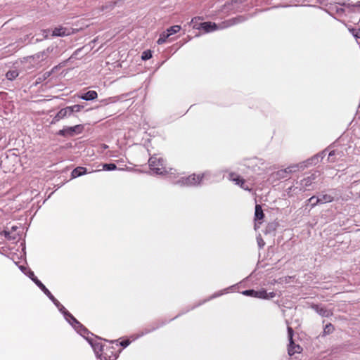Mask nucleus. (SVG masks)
<instances>
[{
	"mask_svg": "<svg viewBox=\"0 0 360 360\" xmlns=\"http://www.w3.org/2000/svg\"><path fill=\"white\" fill-rule=\"evenodd\" d=\"M117 4L116 1L115 2H108L105 5L101 6V11H109L115 6V5Z\"/></svg>",
	"mask_w": 360,
	"mask_h": 360,
	"instance_id": "25",
	"label": "nucleus"
},
{
	"mask_svg": "<svg viewBox=\"0 0 360 360\" xmlns=\"http://www.w3.org/2000/svg\"><path fill=\"white\" fill-rule=\"evenodd\" d=\"M5 238L8 240H15L18 234L13 233L11 231L4 230L1 233Z\"/></svg>",
	"mask_w": 360,
	"mask_h": 360,
	"instance_id": "22",
	"label": "nucleus"
},
{
	"mask_svg": "<svg viewBox=\"0 0 360 360\" xmlns=\"http://www.w3.org/2000/svg\"><path fill=\"white\" fill-rule=\"evenodd\" d=\"M319 176L320 172L319 171H315L310 175L304 177L300 181H297L295 185L290 186L288 188V193L293 192L297 193L298 192H304L305 191L310 190V187Z\"/></svg>",
	"mask_w": 360,
	"mask_h": 360,
	"instance_id": "2",
	"label": "nucleus"
},
{
	"mask_svg": "<svg viewBox=\"0 0 360 360\" xmlns=\"http://www.w3.org/2000/svg\"><path fill=\"white\" fill-rule=\"evenodd\" d=\"M317 198L316 196H311L309 199L307 200L308 202L311 203V207H312V203L316 201V199Z\"/></svg>",
	"mask_w": 360,
	"mask_h": 360,
	"instance_id": "38",
	"label": "nucleus"
},
{
	"mask_svg": "<svg viewBox=\"0 0 360 360\" xmlns=\"http://www.w3.org/2000/svg\"><path fill=\"white\" fill-rule=\"evenodd\" d=\"M34 283L41 290V291L47 296H51V292L46 288V287L39 280L35 279Z\"/></svg>",
	"mask_w": 360,
	"mask_h": 360,
	"instance_id": "21",
	"label": "nucleus"
},
{
	"mask_svg": "<svg viewBox=\"0 0 360 360\" xmlns=\"http://www.w3.org/2000/svg\"><path fill=\"white\" fill-rule=\"evenodd\" d=\"M148 164L150 169L153 174H164L167 173L165 161L162 158L157 156H152L148 160Z\"/></svg>",
	"mask_w": 360,
	"mask_h": 360,
	"instance_id": "7",
	"label": "nucleus"
},
{
	"mask_svg": "<svg viewBox=\"0 0 360 360\" xmlns=\"http://www.w3.org/2000/svg\"><path fill=\"white\" fill-rule=\"evenodd\" d=\"M82 333V335L92 347L98 360H116L117 355L113 352L112 347H108L105 349L102 345L100 340L94 338V335L87 330L86 333Z\"/></svg>",
	"mask_w": 360,
	"mask_h": 360,
	"instance_id": "1",
	"label": "nucleus"
},
{
	"mask_svg": "<svg viewBox=\"0 0 360 360\" xmlns=\"http://www.w3.org/2000/svg\"><path fill=\"white\" fill-rule=\"evenodd\" d=\"M103 169L106 171H112V170H115L117 169V166L115 164H113V163L104 164L103 165Z\"/></svg>",
	"mask_w": 360,
	"mask_h": 360,
	"instance_id": "29",
	"label": "nucleus"
},
{
	"mask_svg": "<svg viewBox=\"0 0 360 360\" xmlns=\"http://www.w3.org/2000/svg\"><path fill=\"white\" fill-rule=\"evenodd\" d=\"M87 173V170L85 167H77L72 170L71 175L72 178H77Z\"/></svg>",
	"mask_w": 360,
	"mask_h": 360,
	"instance_id": "20",
	"label": "nucleus"
},
{
	"mask_svg": "<svg viewBox=\"0 0 360 360\" xmlns=\"http://www.w3.org/2000/svg\"><path fill=\"white\" fill-rule=\"evenodd\" d=\"M129 344L130 341L129 340H126L120 342V345L122 346L123 347H127Z\"/></svg>",
	"mask_w": 360,
	"mask_h": 360,
	"instance_id": "37",
	"label": "nucleus"
},
{
	"mask_svg": "<svg viewBox=\"0 0 360 360\" xmlns=\"http://www.w3.org/2000/svg\"><path fill=\"white\" fill-rule=\"evenodd\" d=\"M181 27L180 25H174V26H172L169 28H168L167 30V31L169 33V34L171 36L174 34L179 32L181 30Z\"/></svg>",
	"mask_w": 360,
	"mask_h": 360,
	"instance_id": "27",
	"label": "nucleus"
},
{
	"mask_svg": "<svg viewBox=\"0 0 360 360\" xmlns=\"http://www.w3.org/2000/svg\"><path fill=\"white\" fill-rule=\"evenodd\" d=\"M229 180L240 186L244 190H251V187L246 184L245 181L235 173L231 172L229 174Z\"/></svg>",
	"mask_w": 360,
	"mask_h": 360,
	"instance_id": "11",
	"label": "nucleus"
},
{
	"mask_svg": "<svg viewBox=\"0 0 360 360\" xmlns=\"http://www.w3.org/2000/svg\"><path fill=\"white\" fill-rule=\"evenodd\" d=\"M48 297L53 302V304L56 305V307L58 309L60 308V306H62V304L59 302V301L58 300H56L52 294H51V296Z\"/></svg>",
	"mask_w": 360,
	"mask_h": 360,
	"instance_id": "31",
	"label": "nucleus"
},
{
	"mask_svg": "<svg viewBox=\"0 0 360 360\" xmlns=\"http://www.w3.org/2000/svg\"><path fill=\"white\" fill-rule=\"evenodd\" d=\"M335 155V150H331L328 154V160L330 162H335V160L333 159V156Z\"/></svg>",
	"mask_w": 360,
	"mask_h": 360,
	"instance_id": "34",
	"label": "nucleus"
},
{
	"mask_svg": "<svg viewBox=\"0 0 360 360\" xmlns=\"http://www.w3.org/2000/svg\"><path fill=\"white\" fill-rule=\"evenodd\" d=\"M151 57H152V53L150 50L144 51L142 53L141 58L143 60H147L150 59Z\"/></svg>",
	"mask_w": 360,
	"mask_h": 360,
	"instance_id": "30",
	"label": "nucleus"
},
{
	"mask_svg": "<svg viewBox=\"0 0 360 360\" xmlns=\"http://www.w3.org/2000/svg\"><path fill=\"white\" fill-rule=\"evenodd\" d=\"M210 179V172H205L201 174H192L188 176H181L179 179L175 181V184L180 186H195L201 184L202 180Z\"/></svg>",
	"mask_w": 360,
	"mask_h": 360,
	"instance_id": "3",
	"label": "nucleus"
},
{
	"mask_svg": "<svg viewBox=\"0 0 360 360\" xmlns=\"http://www.w3.org/2000/svg\"><path fill=\"white\" fill-rule=\"evenodd\" d=\"M245 0H234L233 1L232 4L233 5H237L238 4H241Z\"/></svg>",
	"mask_w": 360,
	"mask_h": 360,
	"instance_id": "40",
	"label": "nucleus"
},
{
	"mask_svg": "<svg viewBox=\"0 0 360 360\" xmlns=\"http://www.w3.org/2000/svg\"><path fill=\"white\" fill-rule=\"evenodd\" d=\"M98 94L96 91H89L86 93L79 96V98L85 101H92L97 98Z\"/></svg>",
	"mask_w": 360,
	"mask_h": 360,
	"instance_id": "19",
	"label": "nucleus"
},
{
	"mask_svg": "<svg viewBox=\"0 0 360 360\" xmlns=\"http://www.w3.org/2000/svg\"><path fill=\"white\" fill-rule=\"evenodd\" d=\"M243 295L254 297L260 299H268V294L266 290H246L241 292Z\"/></svg>",
	"mask_w": 360,
	"mask_h": 360,
	"instance_id": "12",
	"label": "nucleus"
},
{
	"mask_svg": "<svg viewBox=\"0 0 360 360\" xmlns=\"http://www.w3.org/2000/svg\"><path fill=\"white\" fill-rule=\"evenodd\" d=\"M58 310L63 314L65 320L75 328V330L81 335L87 332V329L82 325L63 305L58 308Z\"/></svg>",
	"mask_w": 360,
	"mask_h": 360,
	"instance_id": "6",
	"label": "nucleus"
},
{
	"mask_svg": "<svg viewBox=\"0 0 360 360\" xmlns=\"http://www.w3.org/2000/svg\"><path fill=\"white\" fill-rule=\"evenodd\" d=\"M150 330H147L145 333H148Z\"/></svg>",
	"mask_w": 360,
	"mask_h": 360,
	"instance_id": "44",
	"label": "nucleus"
},
{
	"mask_svg": "<svg viewBox=\"0 0 360 360\" xmlns=\"http://www.w3.org/2000/svg\"><path fill=\"white\" fill-rule=\"evenodd\" d=\"M83 108H84V106L81 105H74L72 106H68V108L69 110L70 115L72 112H77L81 111L83 109Z\"/></svg>",
	"mask_w": 360,
	"mask_h": 360,
	"instance_id": "26",
	"label": "nucleus"
},
{
	"mask_svg": "<svg viewBox=\"0 0 360 360\" xmlns=\"http://www.w3.org/2000/svg\"><path fill=\"white\" fill-rule=\"evenodd\" d=\"M27 275V276L34 283L35 282V279H38L34 272L31 270H29V271L26 274Z\"/></svg>",
	"mask_w": 360,
	"mask_h": 360,
	"instance_id": "33",
	"label": "nucleus"
},
{
	"mask_svg": "<svg viewBox=\"0 0 360 360\" xmlns=\"http://www.w3.org/2000/svg\"><path fill=\"white\" fill-rule=\"evenodd\" d=\"M356 6H360V1H357V3H356Z\"/></svg>",
	"mask_w": 360,
	"mask_h": 360,
	"instance_id": "42",
	"label": "nucleus"
},
{
	"mask_svg": "<svg viewBox=\"0 0 360 360\" xmlns=\"http://www.w3.org/2000/svg\"><path fill=\"white\" fill-rule=\"evenodd\" d=\"M71 115L68 107L65 108H62L58 112V113L56 115V116L53 117L51 123H56L60 120L63 119L64 117L67 116Z\"/></svg>",
	"mask_w": 360,
	"mask_h": 360,
	"instance_id": "18",
	"label": "nucleus"
},
{
	"mask_svg": "<svg viewBox=\"0 0 360 360\" xmlns=\"http://www.w3.org/2000/svg\"><path fill=\"white\" fill-rule=\"evenodd\" d=\"M227 290H228V289H225V290H224L223 291H221V292H216V293H214L213 295H212V297H211L210 299H212V298L217 297H219V296H220V295H223V294H224V292H225V291H226V292H227Z\"/></svg>",
	"mask_w": 360,
	"mask_h": 360,
	"instance_id": "35",
	"label": "nucleus"
},
{
	"mask_svg": "<svg viewBox=\"0 0 360 360\" xmlns=\"http://www.w3.org/2000/svg\"><path fill=\"white\" fill-rule=\"evenodd\" d=\"M325 155H326V150H323L321 153L315 155L313 157H311V158L306 160L305 161H302L301 162L296 164V165L302 166V167H300V168H299V171H303L308 167H309L311 165H315L317 163H319V162L320 160H321Z\"/></svg>",
	"mask_w": 360,
	"mask_h": 360,
	"instance_id": "8",
	"label": "nucleus"
},
{
	"mask_svg": "<svg viewBox=\"0 0 360 360\" xmlns=\"http://www.w3.org/2000/svg\"><path fill=\"white\" fill-rule=\"evenodd\" d=\"M311 308L322 317H329L333 315L331 309H328L324 306L319 304H312Z\"/></svg>",
	"mask_w": 360,
	"mask_h": 360,
	"instance_id": "14",
	"label": "nucleus"
},
{
	"mask_svg": "<svg viewBox=\"0 0 360 360\" xmlns=\"http://www.w3.org/2000/svg\"><path fill=\"white\" fill-rule=\"evenodd\" d=\"M300 166H297L296 164L289 165L288 167L284 169H280L275 171L274 168H271V186H274V182L277 181L284 180L290 178V174L299 172Z\"/></svg>",
	"mask_w": 360,
	"mask_h": 360,
	"instance_id": "4",
	"label": "nucleus"
},
{
	"mask_svg": "<svg viewBox=\"0 0 360 360\" xmlns=\"http://www.w3.org/2000/svg\"><path fill=\"white\" fill-rule=\"evenodd\" d=\"M334 330V326L331 323L326 324L323 328V333L330 334Z\"/></svg>",
	"mask_w": 360,
	"mask_h": 360,
	"instance_id": "28",
	"label": "nucleus"
},
{
	"mask_svg": "<svg viewBox=\"0 0 360 360\" xmlns=\"http://www.w3.org/2000/svg\"><path fill=\"white\" fill-rule=\"evenodd\" d=\"M83 130V126L77 124L74 127H65L59 130L57 134L61 136H73L76 134H80Z\"/></svg>",
	"mask_w": 360,
	"mask_h": 360,
	"instance_id": "10",
	"label": "nucleus"
},
{
	"mask_svg": "<svg viewBox=\"0 0 360 360\" xmlns=\"http://www.w3.org/2000/svg\"><path fill=\"white\" fill-rule=\"evenodd\" d=\"M43 34H44V38H46L49 34V30H44L43 31Z\"/></svg>",
	"mask_w": 360,
	"mask_h": 360,
	"instance_id": "39",
	"label": "nucleus"
},
{
	"mask_svg": "<svg viewBox=\"0 0 360 360\" xmlns=\"http://www.w3.org/2000/svg\"><path fill=\"white\" fill-rule=\"evenodd\" d=\"M72 29L64 27H56L52 32V36L65 37L70 35L72 33Z\"/></svg>",
	"mask_w": 360,
	"mask_h": 360,
	"instance_id": "15",
	"label": "nucleus"
},
{
	"mask_svg": "<svg viewBox=\"0 0 360 360\" xmlns=\"http://www.w3.org/2000/svg\"><path fill=\"white\" fill-rule=\"evenodd\" d=\"M264 218L263 210L261 205H256L255 212V229L257 230L259 228V225L262 223L260 220Z\"/></svg>",
	"mask_w": 360,
	"mask_h": 360,
	"instance_id": "16",
	"label": "nucleus"
},
{
	"mask_svg": "<svg viewBox=\"0 0 360 360\" xmlns=\"http://www.w3.org/2000/svg\"><path fill=\"white\" fill-rule=\"evenodd\" d=\"M352 34L354 37L360 39V30H353Z\"/></svg>",
	"mask_w": 360,
	"mask_h": 360,
	"instance_id": "36",
	"label": "nucleus"
},
{
	"mask_svg": "<svg viewBox=\"0 0 360 360\" xmlns=\"http://www.w3.org/2000/svg\"><path fill=\"white\" fill-rule=\"evenodd\" d=\"M293 330L291 327H288V337L289 340V345L288 347V352L289 356H292L295 354H299L302 351V347L294 342L293 339Z\"/></svg>",
	"mask_w": 360,
	"mask_h": 360,
	"instance_id": "9",
	"label": "nucleus"
},
{
	"mask_svg": "<svg viewBox=\"0 0 360 360\" xmlns=\"http://www.w3.org/2000/svg\"><path fill=\"white\" fill-rule=\"evenodd\" d=\"M257 241L259 248L264 247L265 243L260 234L257 237Z\"/></svg>",
	"mask_w": 360,
	"mask_h": 360,
	"instance_id": "32",
	"label": "nucleus"
},
{
	"mask_svg": "<svg viewBox=\"0 0 360 360\" xmlns=\"http://www.w3.org/2000/svg\"><path fill=\"white\" fill-rule=\"evenodd\" d=\"M274 293H273V292H271V298H273V297H274Z\"/></svg>",
	"mask_w": 360,
	"mask_h": 360,
	"instance_id": "43",
	"label": "nucleus"
},
{
	"mask_svg": "<svg viewBox=\"0 0 360 360\" xmlns=\"http://www.w3.org/2000/svg\"><path fill=\"white\" fill-rule=\"evenodd\" d=\"M17 229H18V227L16 226H13L11 227V231L13 233V231H15Z\"/></svg>",
	"mask_w": 360,
	"mask_h": 360,
	"instance_id": "41",
	"label": "nucleus"
},
{
	"mask_svg": "<svg viewBox=\"0 0 360 360\" xmlns=\"http://www.w3.org/2000/svg\"><path fill=\"white\" fill-rule=\"evenodd\" d=\"M19 73L17 70H11L6 74V77L9 80H13L18 76Z\"/></svg>",
	"mask_w": 360,
	"mask_h": 360,
	"instance_id": "23",
	"label": "nucleus"
},
{
	"mask_svg": "<svg viewBox=\"0 0 360 360\" xmlns=\"http://www.w3.org/2000/svg\"><path fill=\"white\" fill-rule=\"evenodd\" d=\"M54 49H56V47L53 46H49L46 49L36 53L33 58L37 61H44L50 56Z\"/></svg>",
	"mask_w": 360,
	"mask_h": 360,
	"instance_id": "13",
	"label": "nucleus"
},
{
	"mask_svg": "<svg viewBox=\"0 0 360 360\" xmlns=\"http://www.w3.org/2000/svg\"><path fill=\"white\" fill-rule=\"evenodd\" d=\"M170 35L169 34V33L167 32V31H165V32H163L160 34V37L159 39H158L157 41V43L158 44H162L166 42V40L169 37Z\"/></svg>",
	"mask_w": 360,
	"mask_h": 360,
	"instance_id": "24",
	"label": "nucleus"
},
{
	"mask_svg": "<svg viewBox=\"0 0 360 360\" xmlns=\"http://www.w3.org/2000/svg\"><path fill=\"white\" fill-rule=\"evenodd\" d=\"M334 197L330 194H321L317 197L316 201L312 203V207H315L318 204H324L333 201Z\"/></svg>",
	"mask_w": 360,
	"mask_h": 360,
	"instance_id": "17",
	"label": "nucleus"
},
{
	"mask_svg": "<svg viewBox=\"0 0 360 360\" xmlns=\"http://www.w3.org/2000/svg\"><path fill=\"white\" fill-rule=\"evenodd\" d=\"M200 20V17L193 18L191 24L193 25V29L196 30H203L205 32L209 33L218 30H221L225 27H227L230 25L229 22H223L221 24H216L215 22H205L201 23H197V21Z\"/></svg>",
	"mask_w": 360,
	"mask_h": 360,
	"instance_id": "5",
	"label": "nucleus"
}]
</instances>
